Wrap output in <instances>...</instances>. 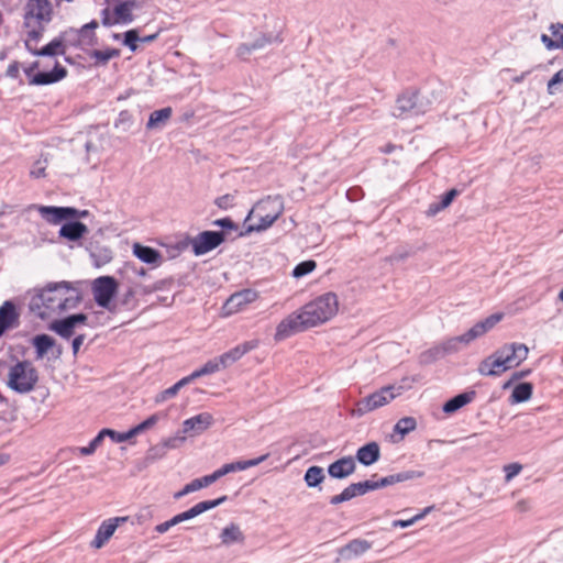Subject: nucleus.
I'll use <instances>...</instances> for the list:
<instances>
[{
    "mask_svg": "<svg viewBox=\"0 0 563 563\" xmlns=\"http://www.w3.org/2000/svg\"><path fill=\"white\" fill-rule=\"evenodd\" d=\"M81 299L80 291L70 282L48 283L43 288L34 289L29 309L45 320L52 313L76 308Z\"/></svg>",
    "mask_w": 563,
    "mask_h": 563,
    "instance_id": "obj_1",
    "label": "nucleus"
},
{
    "mask_svg": "<svg viewBox=\"0 0 563 563\" xmlns=\"http://www.w3.org/2000/svg\"><path fill=\"white\" fill-rule=\"evenodd\" d=\"M284 205L279 197L268 196L257 201L249 210V234L269 228L283 213Z\"/></svg>",
    "mask_w": 563,
    "mask_h": 563,
    "instance_id": "obj_2",
    "label": "nucleus"
},
{
    "mask_svg": "<svg viewBox=\"0 0 563 563\" xmlns=\"http://www.w3.org/2000/svg\"><path fill=\"white\" fill-rule=\"evenodd\" d=\"M38 383V372L31 361H16L9 368L7 386L18 393L27 394L34 390Z\"/></svg>",
    "mask_w": 563,
    "mask_h": 563,
    "instance_id": "obj_3",
    "label": "nucleus"
},
{
    "mask_svg": "<svg viewBox=\"0 0 563 563\" xmlns=\"http://www.w3.org/2000/svg\"><path fill=\"white\" fill-rule=\"evenodd\" d=\"M339 301L334 292H327L302 307L308 325L316 327L330 320L338 312Z\"/></svg>",
    "mask_w": 563,
    "mask_h": 563,
    "instance_id": "obj_4",
    "label": "nucleus"
},
{
    "mask_svg": "<svg viewBox=\"0 0 563 563\" xmlns=\"http://www.w3.org/2000/svg\"><path fill=\"white\" fill-rule=\"evenodd\" d=\"M430 102L424 100L417 91H406L396 100L394 115L396 118H409L427 112Z\"/></svg>",
    "mask_w": 563,
    "mask_h": 563,
    "instance_id": "obj_5",
    "label": "nucleus"
},
{
    "mask_svg": "<svg viewBox=\"0 0 563 563\" xmlns=\"http://www.w3.org/2000/svg\"><path fill=\"white\" fill-rule=\"evenodd\" d=\"M118 289L119 283L113 276H100L92 282V294L96 303L110 312L114 311V306L111 302L118 294Z\"/></svg>",
    "mask_w": 563,
    "mask_h": 563,
    "instance_id": "obj_6",
    "label": "nucleus"
},
{
    "mask_svg": "<svg viewBox=\"0 0 563 563\" xmlns=\"http://www.w3.org/2000/svg\"><path fill=\"white\" fill-rule=\"evenodd\" d=\"M225 499H227V497L222 496L214 500L200 501V503L196 504L194 507L189 508L188 510L180 512V514L174 516L172 519L157 525L155 527V531L158 533H165L172 527H174L180 522L190 520V519L201 515L202 512L221 505Z\"/></svg>",
    "mask_w": 563,
    "mask_h": 563,
    "instance_id": "obj_7",
    "label": "nucleus"
},
{
    "mask_svg": "<svg viewBox=\"0 0 563 563\" xmlns=\"http://www.w3.org/2000/svg\"><path fill=\"white\" fill-rule=\"evenodd\" d=\"M395 397L396 395L394 394V387H384L358 400L355 405V408L352 410V415L362 417L379 407L387 405Z\"/></svg>",
    "mask_w": 563,
    "mask_h": 563,
    "instance_id": "obj_8",
    "label": "nucleus"
},
{
    "mask_svg": "<svg viewBox=\"0 0 563 563\" xmlns=\"http://www.w3.org/2000/svg\"><path fill=\"white\" fill-rule=\"evenodd\" d=\"M496 351L507 369L519 366L529 355V347L519 342L506 343Z\"/></svg>",
    "mask_w": 563,
    "mask_h": 563,
    "instance_id": "obj_9",
    "label": "nucleus"
},
{
    "mask_svg": "<svg viewBox=\"0 0 563 563\" xmlns=\"http://www.w3.org/2000/svg\"><path fill=\"white\" fill-rule=\"evenodd\" d=\"M227 240V233L223 231H203L191 240L195 255H203Z\"/></svg>",
    "mask_w": 563,
    "mask_h": 563,
    "instance_id": "obj_10",
    "label": "nucleus"
},
{
    "mask_svg": "<svg viewBox=\"0 0 563 563\" xmlns=\"http://www.w3.org/2000/svg\"><path fill=\"white\" fill-rule=\"evenodd\" d=\"M308 328H310V325H308L306 322V317L303 316L302 310L299 312H294L279 322L276 328L275 340H285L290 335L301 332Z\"/></svg>",
    "mask_w": 563,
    "mask_h": 563,
    "instance_id": "obj_11",
    "label": "nucleus"
},
{
    "mask_svg": "<svg viewBox=\"0 0 563 563\" xmlns=\"http://www.w3.org/2000/svg\"><path fill=\"white\" fill-rule=\"evenodd\" d=\"M24 20L29 26V20L35 19L38 23H49L53 16V8L49 0H27L25 4Z\"/></svg>",
    "mask_w": 563,
    "mask_h": 563,
    "instance_id": "obj_12",
    "label": "nucleus"
},
{
    "mask_svg": "<svg viewBox=\"0 0 563 563\" xmlns=\"http://www.w3.org/2000/svg\"><path fill=\"white\" fill-rule=\"evenodd\" d=\"M37 211L51 224H59L63 221L71 220V217L76 214V208L74 207L38 206Z\"/></svg>",
    "mask_w": 563,
    "mask_h": 563,
    "instance_id": "obj_13",
    "label": "nucleus"
},
{
    "mask_svg": "<svg viewBox=\"0 0 563 563\" xmlns=\"http://www.w3.org/2000/svg\"><path fill=\"white\" fill-rule=\"evenodd\" d=\"M20 324V312L13 301L7 300L0 306V338L5 331Z\"/></svg>",
    "mask_w": 563,
    "mask_h": 563,
    "instance_id": "obj_14",
    "label": "nucleus"
},
{
    "mask_svg": "<svg viewBox=\"0 0 563 563\" xmlns=\"http://www.w3.org/2000/svg\"><path fill=\"white\" fill-rule=\"evenodd\" d=\"M126 520L128 517H115L104 520L98 528L96 537L91 541V547L96 549L102 548L107 543V541L113 536L119 525Z\"/></svg>",
    "mask_w": 563,
    "mask_h": 563,
    "instance_id": "obj_15",
    "label": "nucleus"
},
{
    "mask_svg": "<svg viewBox=\"0 0 563 563\" xmlns=\"http://www.w3.org/2000/svg\"><path fill=\"white\" fill-rule=\"evenodd\" d=\"M68 42V38L63 32L58 37H55L48 44L43 46L42 48L32 47L29 42H25L26 49L34 56H55V55H64L65 54V43Z\"/></svg>",
    "mask_w": 563,
    "mask_h": 563,
    "instance_id": "obj_16",
    "label": "nucleus"
},
{
    "mask_svg": "<svg viewBox=\"0 0 563 563\" xmlns=\"http://www.w3.org/2000/svg\"><path fill=\"white\" fill-rule=\"evenodd\" d=\"M508 371L501 361V356L495 351L489 356L482 360L478 364L477 372L482 376L497 377Z\"/></svg>",
    "mask_w": 563,
    "mask_h": 563,
    "instance_id": "obj_17",
    "label": "nucleus"
},
{
    "mask_svg": "<svg viewBox=\"0 0 563 563\" xmlns=\"http://www.w3.org/2000/svg\"><path fill=\"white\" fill-rule=\"evenodd\" d=\"M213 422V418L208 412H202L186 419L183 422L181 433L184 434H200L207 430Z\"/></svg>",
    "mask_w": 563,
    "mask_h": 563,
    "instance_id": "obj_18",
    "label": "nucleus"
},
{
    "mask_svg": "<svg viewBox=\"0 0 563 563\" xmlns=\"http://www.w3.org/2000/svg\"><path fill=\"white\" fill-rule=\"evenodd\" d=\"M67 76V69L59 63H56L51 71H38L29 80L33 86H45L55 84Z\"/></svg>",
    "mask_w": 563,
    "mask_h": 563,
    "instance_id": "obj_19",
    "label": "nucleus"
},
{
    "mask_svg": "<svg viewBox=\"0 0 563 563\" xmlns=\"http://www.w3.org/2000/svg\"><path fill=\"white\" fill-rule=\"evenodd\" d=\"M356 470L355 459L343 456L328 466V474L335 479H344Z\"/></svg>",
    "mask_w": 563,
    "mask_h": 563,
    "instance_id": "obj_20",
    "label": "nucleus"
},
{
    "mask_svg": "<svg viewBox=\"0 0 563 563\" xmlns=\"http://www.w3.org/2000/svg\"><path fill=\"white\" fill-rule=\"evenodd\" d=\"M64 32L68 38V43L74 46H95L98 43V37L96 33L90 31H84V25L78 30L71 27Z\"/></svg>",
    "mask_w": 563,
    "mask_h": 563,
    "instance_id": "obj_21",
    "label": "nucleus"
},
{
    "mask_svg": "<svg viewBox=\"0 0 563 563\" xmlns=\"http://www.w3.org/2000/svg\"><path fill=\"white\" fill-rule=\"evenodd\" d=\"M355 459L364 466H371L380 459V448L375 441L368 442L356 451Z\"/></svg>",
    "mask_w": 563,
    "mask_h": 563,
    "instance_id": "obj_22",
    "label": "nucleus"
},
{
    "mask_svg": "<svg viewBox=\"0 0 563 563\" xmlns=\"http://www.w3.org/2000/svg\"><path fill=\"white\" fill-rule=\"evenodd\" d=\"M88 233L85 223L75 220H67L59 229V236L71 242H76Z\"/></svg>",
    "mask_w": 563,
    "mask_h": 563,
    "instance_id": "obj_23",
    "label": "nucleus"
},
{
    "mask_svg": "<svg viewBox=\"0 0 563 563\" xmlns=\"http://www.w3.org/2000/svg\"><path fill=\"white\" fill-rule=\"evenodd\" d=\"M283 42L282 32H258L254 38L249 42V53L266 47L271 44H280Z\"/></svg>",
    "mask_w": 563,
    "mask_h": 563,
    "instance_id": "obj_24",
    "label": "nucleus"
},
{
    "mask_svg": "<svg viewBox=\"0 0 563 563\" xmlns=\"http://www.w3.org/2000/svg\"><path fill=\"white\" fill-rule=\"evenodd\" d=\"M423 475H424V472H422V471L408 470V471L399 472L397 474H391V475L382 477L380 479L376 481V483H377V487L379 489V488H384V487H387V486H390V485H394L397 483H402L406 481L420 478Z\"/></svg>",
    "mask_w": 563,
    "mask_h": 563,
    "instance_id": "obj_25",
    "label": "nucleus"
},
{
    "mask_svg": "<svg viewBox=\"0 0 563 563\" xmlns=\"http://www.w3.org/2000/svg\"><path fill=\"white\" fill-rule=\"evenodd\" d=\"M475 397H476L475 390H468V391L461 393V394L452 397L448 401H445L442 407V410L446 415H452V413L456 412L459 409H461L462 407L472 402L475 399Z\"/></svg>",
    "mask_w": 563,
    "mask_h": 563,
    "instance_id": "obj_26",
    "label": "nucleus"
},
{
    "mask_svg": "<svg viewBox=\"0 0 563 563\" xmlns=\"http://www.w3.org/2000/svg\"><path fill=\"white\" fill-rule=\"evenodd\" d=\"M133 254L143 263L151 265H158L162 261V254L159 251L140 243H134Z\"/></svg>",
    "mask_w": 563,
    "mask_h": 563,
    "instance_id": "obj_27",
    "label": "nucleus"
},
{
    "mask_svg": "<svg viewBox=\"0 0 563 563\" xmlns=\"http://www.w3.org/2000/svg\"><path fill=\"white\" fill-rule=\"evenodd\" d=\"M135 8V2L126 0L117 4L113 9V22L118 24H129L133 22L134 15L132 13Z\"/></svg>",
    "mask_w": 563,
    "mask_h": 563,
    "instance_id": "obj_28",
    "label": "nucleus"
},
{
    "mask_svg": "<svg viewBox=\"0 0 563 563\" xmlns=\"http://www.w3.org/2000/svg\"><path fill=\"white\" fill-rule=\"evenodd\" d=\"M88 251L90 254V257L93 261V264L97 267H101L108 263H110L113 258L112 251L108 246H101L98 244H92L88 246Z\"/></svg>",
    "mask_w": 563,
    "mask_h": 563,
    "instance_id": "obj_29",
    "label": "nucleus"
},
{
    "mask_svg": "<svg viewBox=\"0 0 563 563\" xmlns=\"http://www.w3.org/2000/svg\"><path fill=\"white\" fill-rule=\"evenodd\" d=\"M371 547L372 544L366 540L354 539L340 550V555L344 559H351L364 554Z\"/></svg>",
    "mask_w": 563,
    "mask_h": 563,
    "instance_id": "obj_30",
    "label": "nucleus"
},
{
    "mask_svg": "<svg viewBox=\"0 0 563 563\" xmlns=\"http://www.w3.org/2000/svg\"><path fill=\"white\" fill-rule=\"evenodd\" d=\"M32 344L35 347L36 358H43L51 349L56 346V341L48 334H37L32 339Z\"/></svg>",
    "mask_w": 563,
    "mask_h": 563,
    "instance_id": "obj_31",
    "label": "nucleus"
},
{
    "mask_svg": "<svg viewBox=\"0 0 563 563\" xmlns=\"http://www.w3.org/2000/svg\"><path fill=\"white\" fill-rule=\"evenodd\" d=\"M244 305H246V289L241 290V291L235 292L232 296H230V298L227 299V301L222 306V313H223V316L233 314V313L238 312L239 310H241V308Z\"/></svg>",
    "mask_w": 563,
    "mask_h": 563,
    "instance_id": "obj_32",
    "label": "nucleus"
},
{
    "mask_svg": "<svg viewBox=\"0 0 563 563\" xmlns=\"http://www.w3.org/2000/svg\"><path fill=\"white\" fill-rule=\"evenodd\" d=\"M48 329L63 339H70L75 333V327L68 319V317H65L63 319H57L52 321L48 324Z\"/></svg>",
    "mask_w": 563,
    "mask_h": 563,
    "instance_id": "obj_33",
    "label": "nucleus"
},
{
    "mask_svg": "<svg viewBox=\"0 0 563 563\" xmlns=\"http://www.w3.org/2000/svg\"><path fill=\"white\" fill-rule=\"evenodd\" d=\"M532 393H533V385L531 383H528V382L519 383L512 389V393L510 395V402L511 404L526 402L531 398Z\"/></svg>",
    "mask_w": 563,
    "mask_h": 563,
    "instance_id": "obj_34",
    "label": "nucleus"
},
{
    "mask_svg": "<svg viewBox=\"0 0 563 563\" xmlns=\"http://www.w3.org/2000/svg\"><path fill=\"white\" fill-rule=\"evenodd\" d=\"M173 110L170 107H166L159 110H155L151 113L147 121V129H155L164 125L172 117Z\"/></svg>",
    "mask_w": 563,
    "mask_h": 563,
    "instance_id": "obj_35",
    "label": "nucleus"
},
{
    "mask_svg": "<svg viewBox=\"0 0 563 563\" xmlns=\"http://www.w3.org/2000/svg\"><path fill=\"white\" fill-rule=\"evenodd\" d=\"M246 353V342H243L230 351L220 355V362L222 363V367L225 368L236 361H239Z\"/></svg>",
    "mask_w": 563,
    "mask_h": 563,
    "instance_id": "obj_36",
    "label": "nucleus"
},
{
    "mask_svg": "<svg viewBox=\"0 0 563 563\" xmlns=\"http://www.w3.org/2000/svg\"><path fill=\"white\" fill-rule=\"evenodd\" d=\"M220 539L222 544L230 545L235 542H242L244 536L238 526L230 525L222 530Z\"/></svg>",
    "mask_w": 563,
    "mask_h": 563,
    "instance_id": "obj_37",
    "label": "nucleus"
},
{
    "mask_svg": "<svg viewBox=\"0 0 563 563\" xmlns=\"http://www.w3.org/2000/svg\"><path fill=\"white\" fill-rule=\"evenodd\" d=\"M324 477L325 476L323 473V468L320 466L313 465V466L308 467V470L305 473L303 479L308 487H317L318 485H320L323 482Z\"/></svg>",
    "mask_w": 563,
    "mask_h": 563,
    "instance_id": "obj_38",
    "label": "nucleus"
},
{
    "mask_svg": "<svg viewBox=\"0 0 563 563\" xmlns=\"http://www.w3.org/2000/svg\"><path fill=\"white\" fill-rule=\"evenodd\" d=\"M442 357H444V354L440 344H438L420 353L419 363L421 365H430Z\"/></svg>",
    "mask_w": 563,
    "mask_h": 563,
    "instance_id": "obj_39",
    "label": "nucleus"
},
{
    "mask_svg": "<svg viewBox=\"0 0 563 563\" xmlns=\"http://www.w3.org/2000/svg\"><path fill=\"white\" fill-rule=\"evenodd\" d=\"M167 417V412H156L150 416L147 419L139 423L137 426L133 427V432L135 435L153 428L161 419H164Z\"/></svg>",
    "mask_w": 563,
    "mask_h": 563,
    "instance_id": "obj_40",
    "label": "nucleus"
},
{
    "mask_svg": "<svg viewBox=\"0 0 563 563\" xmlns=\"http://www.w3.org/2000/svg\"><path fill=\"white\" fill-rule=\"evenodd\" d=\"M417 428V421L413 417H404L399 419L395 427L394 432L401 434L402 437L413 431Z\"/></svg>",
    "mask_w": 563,
    "mask_h": 563,
    "instance_id": "obj_41",
    "label": "nucleus"
},
{
    "mask_svg": "<svg viewBox=\"0 0 563 563\" xmlns=\"http://www.w3.org/2000/svg\"><path fill=\"white\" fill-rule=\"evenodd\" d=\"M185 441L184 435L170 437L163 440L162 443L154 446V451H161V455H165L168 449H176Z\"/></svg>",
    "mask_w": 563,
    "mask_h": 563,
    "instance_id": "obj_42",
    "label": "nucleus"
},
{
    "mask_svg": "<svg viewBox=\"0 0 563 563\" xmlns=\"http://www.w3.org/2000/svg\"><path fill=\"white\" fill-rule=\"evenodd\" d=\"M222 367V363L220 362V357H214L210 361H208L203 366L200 368L194 371L197 374V377H202L206 375L213 374L218 371H220Z\"/></svg>",
    "mask_w": 563,
    "mask_h": 563,
    "instance_id": "obj_43",
    "label": "nucleus"
},
{
    "mask_svg": "<svg viewBox=\"0 0 563 563\" xmlns=\"http://www.w3.org/2000/svg\"><path fill=\"white\" fill-rule=\"evenodd\" d=\"M212 225L222 228V231L227 233V238L230 235L231 231H234L236 233L235 236L243 235L242 232H239L238 224L231 218L217 219L212 221Z\"/></svg>",
    "mask_w": 563,
    "mask_h": 563,
    "instance_id": "obj_44",
    "label": "nucleus"
},
{
    "mask_svg": "<svg viewBox=\"0 0 563 563\" xmlns=\"http://www.w3.org/2000/svg\"><path fill=\"white\" fill-rule=\"evenodd\" d=\"M316 267L317 263L313 260L303 261L295 266L292 276L295 278L303 277L313 272Z\"/></svg>",
    "mask_w": 563,
    "mask_h": 563,
    "instance_id": "obj_45",
    "label": "nucleus"
},
{
    "mask_svg": "<svg viewBox=\"0 0 563 563\" xmlns=\"http://www.w3.org/2000/svg\"><path fill=\"white\" fill-rule=\"evenodd\" d=\"M486 333L483 323L479 321L475 323L468 331L461 335V339L464 340V344H468L475 339L484 335Z\"/></svg>",
    "mask_w": 563,
    "mask_h": 563,
    "instance_id": "obj_46",
    "label": "nucleus"
},
{
    "mask_svg": "<svg viewBox=\"0 0 563 563\" xmlns=\"http://www.w3.org/2000/svg\"><path fill=\"white\" fill-rule=\"evenodd\" d=\"M461 343H464V340H462L461 335H459L443 341L442 343H440V346L445 356L448 354L456 353L460 350Z\"/></svg>",
    "mask_w": 563,
    "mask_h": 563,
    "instance_id": "obj_47",
    "label": "nucleus"
},
{
    "mask_svg": "<svg viewBox=\"0 0 563 563\" xmlns=\"http://www.w3.org/2000/svg\"><path fill=\"white\" fill-rule=\"evenodd\" d=\"M432 507H427L424 508L421 512L417 514L416 516H413L412 518L410 519H407V520H394L391 526L394 528H408L410 526H412L415 522H417L418 520L424 518V516L427 514H429L431 511Z\"/></svg>",
    "mask_w": 563,
    "mask_h": 563,
    "instance_id": "obj_48",
    "label": "nucleus"
},
{
    "mask_svg": "<svg viewBox=\"0 0 563 563\" xmlns=\"http://www.w3.org/2000/svg\"><path fill=\"white\" fill-rule=\"evenodd\" d=\"M562 32L561 37L553 40V37L542 34L541 42L548 49H562L563 48V26L558 27Z\"/></svg>",
    "mask_w": 563,
    "mask_h": 563,
    "instance_id": "obj_49",
    "label": "nucleus"
},
{
    "mask_svg": "<svg viewBox=\"0 0 563 563\" xmlns=\"http://www.w3.org/2000/svg\"><path fill=\"white\" fill-rule=\"evenodd\" d=\"M123 44L130 48L131 52H135L137 49V42H140L139 31L136 29H131L123 34Z\"/></svg>",
    "mask_w": 563,
    "mask_h": 563,
    "instance_id": "obj_50",
    "label": "nucleus"
},
{
    "mask_svg": "<svg viewBox=\"0 0 563 563\" xmlns=\"http://www.w3.org/2000/svg\"><path fill=\"white\" fill-rule=\"evenodd\" d=\"M244 470H246V460H239L236 462L224 464L218 471L221 476H224L227 474Z\"/></svg>",
    "mask_w": 563,
    "mask_h": 563,
    "instance_id": "obj_51",
    "label": "nucleus"
},
{
    "mask_svg": "<svg viewBox=\"0 0 563 563\" xmlns=\"http://www.w3.org/2000/svg\"><path fill=\"white\" fill-rule=\"evenodd\" d=\"M115 128L121 131H128L132 125V115L129 111L124 110L119 113V118L115 121Z\"/></svg>",
    "mask_w": 563,
    "mask_h": 563,
    "instance_id": "obj_52",
    "label": "nucleus"
},
{
    "mask_svg": "<svg viewBox=\"0 0 563 563\" xmlns=\"http://www.w3.org/2000/svg\"><path fill=\"white\" fill-rule=\"evenodd\" d=\"M563 84V68L556 71L548 82V93L554 95L558 91V86Z\"/></svg>",
    "mask_w": 563,
    "mask_h": 563,
    "instance_id": "obj_53",
    "label": "nucleus"
},
{
    "mask_svg": "<svg viewBox=\"0 0 563 563\" xmlns=\"http://www.w3.org/2000/svg\"><path fill=\"white\" fill-rule=\"evenodd\" d=\"M90 58H93L96 66H106L109 60L110 56H108L107 49L100 51V49H93L89 53Z\"/></svg>",
    "mask_w": 563,
    "mask_h": 563,
    "instance_id": "obj_54",
    "label": "nucleus"
},
{
    "mask_svg": "<svg viewBox=\"0 0 563 563\" xmlns=\"http://www.w3.org/2000/svg\"><path fill=\"white\" fill-rule=\"evenodd\" d=\"M46 163H47L46 158L44 161H41V159L36 161L31 168L30 175L34 178L44 177L45 169H46Z\"/></svg>",
    "mask_w": 563,
    "mask_h": 563,
    "instance_id": "obj_55",
    "label": "nucleus"
},
{
    "mask_svg": "<svg viewBox=\"0 0 563 563\" xmlns=\"http://www.w3.org/2000/svg\"><path fill=\"white\" fill-rule=\"evenodd\" d=\"M522 470L521 464L519 463H510L504 466L505 471V479L507 482L511 481L515 476H517Z\"/></svg>",
    "mask_w": 563,
    "mask_h": 563,
    "instance_id": "obj_56",
    "label": "nucleus"
},
{
    "mask_svg": "<svg viewBox=\"0 0 563 563\" xmlns=\"http://www.w3.org/2000/svg\"><path fill=\"white\" fill-rule=\"evenodd\" d=\"M234 196L227 194L224 196L218 197L214 200V205L218 206L220 209L227 210L234 206Z\"/></svg>",
    "mask_w": 563,
    "mask_h": 563,
    "instance_id": "obj_57",
    "label": "nucleus"
},
{
    "mask_svg": "<svg viewBox=\"0 0 563 563\" xmlns=\"http://www.w3.org/2000/svg\"><path fill=\"white\" fill-rule=\"evenodd\" d=\"M460 191L455 188L450 189L441 196L440 208H448L452 201L459 196Z\"/></svg>",
    "mask_w": 563,
    "mask_h": 563,
    "instance_id": "obj_58",
    "label": "nucleus"
},
{
    "mask_svg": "<svg viewBox=\"0 0 563 563\" xmlns=\"http://www.w3.org/2000/svg\"><path fill=\"white\" fill-rule=\"evenodd\" d=\"M177 394H178V391L176 390V388L174 386H172V387L158 393L155 396L154 401L156 404H162V402L166 401L167 399L175 397Z\"/></svg>",
    "mask_w": 563,
    "mask_h": 563,
    "instance_id": "obj_59",
    "label": "nucleus"
},
{
    "mask_svg": "<svg viewBox=\"0 0 563 563\" xmlns=\"http://www.w3.org/2000/svg\"><path fill=\"white\" fill-rule=\"evenodd\" d=\"M358 489L361 492V495H365L368 492L378 489L377 483L374 479H366L364 482H358Z\"/></svg>",
    "mask_w": 563,
    "mask_h": 563,
    "instance_id": "obj_60",
    "label": "nucleus"
},
{
    "mask_svg": "<svg viewBox=\"0 0 563 563\" xmlns=\"http://www.w3.org/2000/svg\"><path fill=\"white\" fill-rule=\"evenodd\" d=\"M501 318H503L501 314L495 313V314H490L489 317L482 320L481 322L483 323L485 331L488 332L501 320Z\"/></svg>",
    "mask_w": 563,
    "mask_h": 563,
    "instance_id": "obj_61",
    "label": "nucleus"
},
{
    "mask_svg": "<svg viewBox=\"0 0 563 563\" xmlns=\"http://www.w3.org/2000/svg\"><path fill=\"white\" fill-rule=\"evenodd\" d=\"M221 477H222L221 474L217 470L212 474L202 476L198 479L200 482L201 488H205V487H208L209 485L213 484L216 481H218Z\"/></svg>",
    "mask_w": 563,
    "mask_h": 563,
    "instance_id": "obj_62",
    "label": "nucleus"
},
{
    "mask_svg": "<svg viewBox=\"0 0 563 563\" xmlns=\"http://www.w3.org/2000/svg\"><path fill=\"white\" fill-rule=\"evenodd\" d=\"M343 494L346 498V500H351L354 497L362 496L361 492L358 489L357 483H352L347 487H345L343 490Z\"/></svg>",
    "mask_w": 563,
    "mask_h": 563,
    "instance_id": "obj_63",
    "label": "nucleus"
},
{
    "mask_svg": "<svg viewBox=\"0 0 563 563\" xmlns=\"http://www.w3.org/2000/svg\"><path fill=\"white\" fill-rule=\"evenodd\" d=\"M44 30H45V27H44L43 23H38L37 29H33L27 32V40L25 42L30 43L31 41H34L35 43H37L41 40V37L44 33Z\"/></svg>",
    "mask_w": 563,
    "mask_h": 563,
    "instance_id": "obj_64",
    "label": "nucleus"
}]
</instances>
